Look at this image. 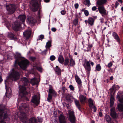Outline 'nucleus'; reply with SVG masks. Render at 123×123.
<instances>
[{
  "label": "nucleus",
  "mask_w": 123,
  "mask_h": 123,
  "mask_svg": "<svg viewBox=\"0 0 123 123\" xmlns=\"http://www.w3.org/2000/svg\"><path fill=\"white\" fill-rule=\"evenodd\" d=\"M29 108L28 104H22V106L19 107L20 113V117L21 120L24 123H26L28 119L27 114Z\"/></svg>",
  "instance_id": "nucleus-1"
},
{
  "label": "nucleus",
  "mask_w": 123,
  "mask_h": 123,
  "mask_svg": "<svg viewBox=\"0 0 123 123\" xmlns=\"http://www.w3.org/2000/svg\"><path fill=\"white\" fill-rule=\"evenodd\" d=\"M79 99L80 102L82 104H85L87 101L86 97L82 95H80Z\"/></svg>",
  "instance_id": "nucleus-15"
},
{
  "label": "nucleus",
  "mask_w": 123,
  "mask_h": 123,
  "mask_svg": "<svg viewBox=\"0 0 123 123\" xmlns=\"http://www.w3.org/2000/svg\"><path fill=\"white\" fill-rule=\"evenodd\" d=\"M119 5V3L117 1L116 2L115 4V8H116L117 7V6Z\"/></svg>",
  "instance_id": "nucleus-55"
},
{
  "label": "nucleus",
  "mask_w": 123,
  "mask_h": 123,
  "mask_svg": "<svg viewBox=\"0 0 123 123\" xmlns=\"http://www.w3.org/2000/svg\"><path fill=\"white\" fill-rule=\"evenodd\" d=\"M37 120L34 117H33L30 119L29 123H36Z\"/></svg>",
  "instance_id": "nucleus-38"
},
{
  "label": "nucleus",
  "mask_w": 123,
  "mask_h": 123,
  "mask_svg": "<svg viewBox=\"0 0 123 123\" xmlns=\"http://www.w3.org/2000/svg\"><path fill=\"white\" fill-rule=\"evenodd\" d=\"M97 9V8L96 6H94L92 7V9L93 11H95Z\"/></svg>",
  "instance_id": "nucleus-57"
},
{
  "label": "nucleus",
  "mask_w": 123,
  "mask_h": 123,
  "mask_svg": "<svg viewBox=\"0 0 123 123\" xmlns=\"http://www.w3.org/2000/svg\"><path fill=\"white\" fill-rule=\"evenodd\" d=\"M19 87V95L22 97H25L27 93L25 87L23 86H20Z\"/></svg>",
  "instance_id": "nucleus-6"
},
{
  "label": "nucleus",
  "mask_w": 123,
  "mask_h": 123,
  "mask_svg": "<svg viewBox=\"0 0 123 123\" xmlns=\"http://www.w3.org/2000/svg\"><path fill=\"white\" fill-rule=\"evenodd\" d=\"M56 67L55 71L56 73L58 75H60L61 74V70L60 69L58 68V66H57Z\"/></svg>",
  "instance_id": "nucleus-37"
},
{
  "label": "nucleus",
  "mask_w": 123,
  "mask_h": 123,
  "mask_svg": "<svg viewBox=\"0 0 123 123\" xmlns=\"http://www.w3.org/2000/svg\"><path fill=\"white\" fill-rule=\"evenodd\" d=\"M69 88L71 90H74L73 86L72 85H70L69 86Z\"/></svg>",
  "instance_id": "nucleus-53"
},
{
  "label": "nucleus",
  "mask_w": 123,
  "mask_h": 123,
  "mask_svg": "<svg viewBox=\"0 0 123 123\" xmlns=\"http://www.w3.org/2000/svg\"><path fill=\"white\" fill-rule=\"evenodd\" d=\"M16 55L17 56V57L18 59L21 60V61L19 62L18 59H17L15 62V64H18L22 69L23 70L25 69L29 65V61L28 60L25 58H21L20 53H16Z\"/></svg>",
  "instance_id": "nucleus-2"
},
{
  "label": "nucleus",
  "mask_w": 123,
  "mask_h": 123,
  "mask_svg": "<svg viewBox=\"0 0 123 123\" xmlns=\"http://www.w3.org/2000/svg\"><path fill=\"white\" fill-rule=\"evenodd\" d=\"M69 59L68 58H66L65 60L64 64V65H68L69 63Z\"/></svg>",
  "instance_id": "nucleus-43"
},
{
  "label": "nucleus",
  "mask_w": 123,
  "mask_h": 123,
  "mask_svg": "<svg viewBox=\"0 0 123 123\" xmlns=\"http://www.w3.org/2000/svg\"><path fill=\"white\" fill-rule=\"evenodd\" d=\"M49 86L50 87L49 89V92L53 94H55L56 93L55 91L51 89L52 87V86L50 85Z\"/></svg>",
  "instance_id": "nucleus-36"
},
{
  "label": "nucleus",
  "mask_w": 123,
  "mask_h": 123,
  "mask_svg": "<svg viewBox=\"0 0 123 123\" xmlns=\"http://www.w3.org/2000/svg\"><path fill=\"white\" fill-rule=\"evenodd\" d=\"M70 96L69 94H67L66 96V99L68 101H70Z\"/></svg>",
  "instance_id": "nucleus-45"
},
{
  "label": "nucleus",
  "mask_w": 123,
  "mask_h": 123,
  "mask_svg": "<svg viewBox=\"0 0 123 123\" xmlns=\"http://www.w3.org/2000/svg\"><path fill=\"white\" fill-rule=\"evenodd\" d=\"M5 83L6 91L5 96H6L8 98H9L11 97L12 95L11 90L10 87H7V85L6 81H5Z\"/></svg>",
  "instance_id": "nucleus-8"
},
{
  "label": "nucleus",
  "mask_w": 123,
  "mask_h": 123,
  "mask_svg": "<svg viewBox=\"0 0 123 123\" xmlns=\"http://www.w3.org/2000/svg\"><path fill=\"white\" fill-rule=\"evenodd\" d=\"M114 97L113 96H111L110 99V106L111 107H112L113 106L114 104Z\"/></svg>",
  "instance_id": "nucleus-32"
},
{
  "label": "nucleus",
  "mask_w": 123,
  "mask_h": 123,
  "mask_svg": "<svg viewBox=\"0 0 123 123\" xmlns=\"http://www.w3.org/2000/svg\"><path fill=\"white\" fill-rule=\"evenodd\" d=\"M101 68L100 64H97L96 67V70L98 71H99L101 69Z\"/></svg>",
  "instance_id": "nucleus-40"
},
{
  "label": "nucleus",
  "mask_w": 123,
  "mask_h": 123,
  "mask_svg": "<svg viewBox=\"0 0 123 123\" xmlns=\"http://www.w3.org/2000/svg\"><path fill=\"white\" fill-rule=\"evenodd\" d=\"M30 83L32 84L33 85L37 84L38 82L37 80V78H34L31 80Z\"/></svg>",
  "instance_id": "nucleus-29"
},
{
  "label": "nucleus",
  "mask_w": 123,
  "mask_h": 123,
  "mask_svg": "<svg viewBox=\"0 0 123 123\" xmlns=\"http://www.w3.org/2000/svg\"><path fill=\"white\" fill-rule=\"evenodd\" d=\"M58 60L60 63L62 64L64 61V58L62 56L60 55L58 57Z\"/></svg>",
  "instance_id": "nucleus-33"
},
{
  "label": "nucleus",
  "mask_w": 123,
  "mask_h": 123,
  "mask_svg": "<svg viewBox=\"0 0 123 123\" xmlns=\"http://www.w3.org/2000/svg\"><path fill=\"white\" fill-rule=\"evenodd\" d=\"M52 97L51 95L49 94L48 95V97L47 98V101L49 102L50 101V100L52 99Z\"/></svg>",
  "instance_id": "nucleus-44"
},
{
  "label": "nucleus",
  "mask_w": 123,
  "mask_h": 123,
  "mask_svg": "<svg viewBox=\"0 0 123 123\" xmlns=\"http://www.w3.org/2000/svg\"><path fill=\"white\" fill-rule=\"evenodd\" d=\"M29 59L30 60L33 61H34V60L35 59V57H30Z\"/></svg>",
  "instance_id": "nucleus-56"
},
{
  "label": "nucleus",
  "mask_w": 123,
  "mask_h": 123,
  "mask_svg": "<svg viewBox=\"0 0 123 123\" xmlns=\"http://www.w3.org/2000/svg\"><path fill=\"white\" fill-rule=\"evenodd\" d=\"M37 69L40 71V72H41L42 71V68H41L40 67H38L37 68Z\"/></svg>",
  "instance_id": "nucleus-60"
},
{
  "label": "nucleus",
  "mask_w": 123,
  "mask_h": 123,
  "mask_svg": "<svg viewBox=\"0 0 123 123\" xmlns=\"http://www.w3.org/2000/svg\"><path fill=\"white\" fill-rule=\"evenodd\" d=\"M69 120L71 123H73L75 121V118L73 111H71L69 113Z\"/></svg>",
  "instance_id": "nucleus-13"
},
{
  "label": "nucleus",
  "mask_w": 123,
  "mask_h": 123,
  "mask_svg": "<svg viewBox=\"0 0 123 123\" xmlns=\"http://www.w3.org/2000/svg\"><path fill=\"white\" fill-rule=\"evenodd\" d=\"M9 37H10L11 39H13L14 37V35L11 33H9Z\"/></svg>",
  "instance_id": "nucleus-49"
},
{
  "label": "nucleus",
  "mask_w": 123,
  "mask_h": 123,
  "mask_svg": "<svg viewBox=\"0 0 123 123\" xmlns=\"http://www.w3.org/2000/svg\"><path fill=\"white\" fill-rule=\"evenodd\" d=\"M31 34V31L30 30L26 31L23 33L24 36L26 39H28L30 37Z\"/></svg>",
  "instance_id": "nucleus-21"
},
{
  "label": "nucleus",
  "mask_w": 123,
  "mask_h": 123,
  "mask_svg": "<svg viewBox=\"0 0 123 123\" xmlns=\"http://www.w3.org/2000/svg\"><path fill=\"white\" fill-rule=\"evenodd\" d=\"M79 4H78L76 3L75 4L74 7L76 9H77L79 7Z\"/></svg>",
  "instance_id": "nucleus-58"
},
{
  "label": "nucleus",
  "mask_w": 123,
  "mask_h": 123,
  "mask_svg": "<svg viewBox=\"0 0 123 123\" xmlns=\"http://www.w3.org/2000/svg\"><path fill=\"white\" fill-rule=\"evenodd\" d=\"M31 9L33 11H37L38 8V2L37 0H32L30 2Z\"/></svg>",
  "instance_id": "nucleus-5"
},
{
  "label": "nucleus",
  "mask_w": 123,
  "mask_h": 123,
  "mask_svg": "<svg viewBox=\"0 0 123 123\" xmlns=\"http://www.w3.org/2000/svg\"><path fill=\"white\" fill-rule=\"evenodd\" d=\"M21 80L24 86L27 85L29 83V81L26 77H23L22 78Z\"/></svg>",
  "instance_id": "nucleus-22"
},
{
  "label": "nucleus",
  "mask_w": 123,
  "mask_h": 123,
  "mask_svg": "<svg viewBox=\"0 0 123 123\" xmlns=\"http://www.w3.org/2000/svg\"><path fill=\"white\" fill-rule=\"evenodd\" d=\"M51 30L52 31H54V32H55L56 31V29L55 28H52L51 29Z\"/></svg>",
  "instance_id": "nucleus-61"
},
{
  "label": "nucleus",
  "mask_w": 123,
  "mask_h": 123,
  "mask_svg": "<svg viewBox=\"0 0 123 123\" xmlns=\"http://www.w3.org/2000/svg\"><path fill=\"white\" fill-rule=\"evenodd\" d=\"M89 105L90 108L92 109V107L94 106V104L93 101L91 98H90L88 100Z\"/></svg>",
  "instance_id": "nucleus-26"
},
{
  "label": "nucleus",
  "mask_w": 123,
  "mask_h": 123,
  "mask_svg": "<svg viewBox=\"0 0 123 123\" xmlns=\"http://www.w3.org/2000/svg\"><path fill=\"white\" fill-rule=\"evenodd\" d=\"M0 123H6L5 122H4L3 120H2L1 121H0Z\"/></svg>",
  "instance_id": "nucleus-64"
},
{
  "label": "nucleus",
  "mask_w": 123,
  "mask_h": 123,
  "mask_svg": "<svg viewBox=\"0 0 123 123\" xmlns=\"http://www.w3.org/2000/svg\"><path fill=\"white\" fill-rule=\"evenodd\" d=\"M84 13L85 15L86 16H88L89 15V12L87 10H85Z\"/></svg>",
  "instance_id": "nucleus-51"
},
{
  "label": "nucleus",
  "mask_w": 123,
  "mask_h": 123,
  "mask_svg": "<svg viewBox=\"0 0 123 123\" xmlns=\"http://www.w3.org/2000/svg\"><path fill=\"white\" fill-rule=\"evenodd\" d=\"M90 64L92 66H93L94 65V63L93 62L89 60L88 61L86 59L84 61L83 66L84 67L87 74L88 76L89 75L91 70Z\"/></svg>",
  "instance_id": "nucleus-3"
},
{
  "label": "nucleus",
  "mask_w": 123,
  "mask_h": 123,
  "mask_svg": "<svg viewBox=\"0 0 123 123\" xmlns=\"http://www.w3.org/2000/svg\"><path fill=\"white\" fill-rule=\"evenodd\" d=\"M69 65L70 66L73 67L75 65V61L72 58L70 59Z\"/></svg>",
  "instance_id": "nucleus-35"
},
{
  "label": "nucleus",
  "mask_w": 123,
  "mask_h": 123,
  "mask_svg": "<svg viewBox=\"0 0 123 123\" xmlns=\"http://www.w3.org/2000/svg\"><path fill=\"white\" fill-rule=\"evenodd\" d=\"M11 74L9 76V78L12 80L15 81L19 79V74L18 72L13 69L11 71Z\"/></svg>",
  "instance_id": "nucleus-4"
},
{
  "label": "nucleus",
  "mask_w": 123,
  "mask_h": 123,
  "mask_svg": "<svg viewBox=\"0 0 123 123\" xmlns=\"http://www.w3.org/2000/svg\"><path fill=\"white\" fill-rule=\"evenodd\" d=\"M37 118L38 122H42L43 120L41 118L39 117H37Z\"/></svg>",
  "instance_id": "nucleus-50"
},
{
  "label": "nucleus",
  "mask_w": 123,
  "mask_h": 123,
  "mask_svg": "<svg viewBox=\"0 0 123 123\" xmlns=\"http://www.w3.org/2000/svg\"><path fill=\"white\" fill-rule=\"evenodd\" d=\"M84 3L86 5L89 6L90 5V1L89 0H86L84 2Z\"/></svg>",
  "instance_id": "nucleus-42"
},
{
  "label": "nucleus",
  "mask_w": 123,
  "mask_h": 123,
  "mask_svg": "<svg viewBox=\"0 0 123 123\" xmlns=\"http://www.w3.org/2000/svg\"><path fill=\"white\" fill-rule=\"evenodd\" d=\"M112 64L111 62H110L107 65H106V67H108L109 68H110L112 67Z\"/></svg>",
  "instance_id": "nucleus-46"
},
{
  "label": "nucleus",
  "mask_w": 123,
  "mask_h": 123,
  "mask_svg": "<svg viewBox=\"0 0 123 123\" xmlns=\"http://www.w3.org/2000/svg\"><path fill=\"white\" fill-rule=\"evenodd\" d=\"M37 95L34 96L32 97L31 100L32 102L36 105H38L39 103V101L37 99Z\"/></svg>",
  "instance_id": "nucleus-23"
},
{
  "label": "nucleus",
  "mask_w": 123,
  "mask_h": 123,
  "mask_svg": "<svg viewBox=\"0 0 123 123\" xmlns=\"http://www.w3.org/2000/svg\"><path fill=\"white\" fill-rule=\"evenodd\" d=\"M73 23L75 25H76L78 24V21L77 19H75L73 21Z\"/></svg>",
  "instance_id": "nucleus-47"
},
{
  "label": "nucleus",
  "mask_w": 123,
  "mask_h": 123,
  "mask_svg": "<svg viewBox=\"0 0 123 123\" xmlns=\"http://www.w3.org/2000/svg\"><path fill=\"white\" fill-rule=\"evenodd\" d=\"M99 116L100 117H102V114L101 112H99Z\"/></svg>",
  "instance_id": "nucleus-62"
},
{
  "label": "nucleus",
  "mask_w": 123,
  "mask_h": 123,
  "mask_svg": "<svg viewBox=\"0 0 123 123\" xmlns=\"http://www.w3.org/2000/svg\"><path fill=\"white\" fill-rule=\"evenodd\" d=\"M117 109L120 111H123V105L120 103H118L117 106Z\"/></svg>",
  "instance_id": "nucleus-30"
},
{
  "label": "nucleus",
  "mask_w": 123,
  "mask_h": 123,
  "mask_svg": "<svg viewBox=\"0 0 123 123\" xmlns=\"http://www.w3.org/2000/svg\"><path fill=\"white\" fill-rule=\"evenodd\" d=\"M108 0H98L96 2V5L98 6H102L105 4Z\"/></svg>",
  "instance_id": "nucleus-16"
},
{
  "label": "nucleus",
  "mask_w": 123,
  "mask_h": 123,
  "mask_svg": "<svg viewBox=\"0 0 123 123\" xmlns=\"http://www.w3.org/2000/svg\"><path fill=\"white\" fill-rule=\"evenodd\" d=\"M59 119L60 123H66V119L64 116L62 114L60 115Z\"/></svg>",
  "instance_id": "nucleus-17"
},
{
  "label": "nucleus",
  "mask_w": 123,
  "mask_h": 123,
  "mask_svg": "<svg viewBox=\"0 0 123 123\" xmlns=\"http://www.w3.org/2000/svg\"><path fill=\"white\" fill-rule=\"evenodd\" d=\"M44 38V36L43 35H41L39 36L37 40V41H38L39 40H42Z\"/></svg>",
  "instance_id": "nucleus-41"
},
{
  "label": "nucleus",
  "mask_w": 123,
  "mask_h": 123,
  "mask_svg": "<svg viewBox=\"0 0 123 123\" xmlns=\"http://www.w3.org/2000/svg\"><path fill=\"white\" fill-rule=\"evenodd\" d=\"M92 47V44H89V43L86 44L84 48L85 49L84 51L85 52H88L91 50V49Z\"/></svg>",
  "instance_id": "nucleus-19"
},
{
  "label": "nucleus",
  "mask_w": 123,
  "mask_h": 123,
  "mask_svg": "<svg viewBox=\"0 0 123 123\" xmlns=\"http://www.w3.org/2000/svg\"><path fill=\"white\" fill-rule=\"evenodd\" d=\"M27 20L29 24H34L36 22V20L31 16L28 17Z\"/></svg>",
  "instance_id": "nucleus-18"
},
{
  "label": "nucleus",
  "mask_w": 123,
  "mask_h": 123,
  "mask_svg": "<svg viewBox=\"0 0 123 123\" xmlns=\"http://www.w3.org/2000/svg\"><path fill=\"white\" fill-rule=\"evenodd\" d=\"M100 21L102 23L103 22V18H101L100 19Z\"/></svg>",
  "instance_id": "nucleus-63"
},
{
  "label": "nucleus",
  "mask_w": 123,
  "mask_h": 123,
  "mask_svg": "<svg viewBox=\"0 0 123 123\" xmlns=\"http://www.w3.org/2000/svg\"><path fill=\"white\" fill-rule=\"evenodd\" d=\"M51 46V41H48L46 45V48H49Z\"/></svg>",
  "instance_id": "nucleus-39"
},
{
  "label": "nucleus",
  "mask_w": 123,
  "mask_h": 123,
  "mask_svg": "<svg viewBox=\"0 0 123 123\" xmlns=\"http://www.w3.org/2000/svg\"><path fill=\"white\" fill-rule=\"evenodd\" d=\"M75 78L76 81L78 84L79 88L80 90L81 89L82 87L81 81L79 77L77 75L75 76Z\"/></svg>",
  "instance_id": "nucleus-14"
},
{
  "label": "nucleus",
  "mask_w": 123,
  "mask_h": 123,
  "mask_svg": "<svg viewBox=\"0 0 123 123\" xmlns=\"http://www.w3.org/2000/svg\"><path fill=\"white\" fill-rule=\"evenodd\" d=\"M2 105H0V118L2 116L4 115V118L5 119L7 117V114L5 113H4V111L2 110L1 108Z\"/></svg>",
  "instance_id": "nucleus-20"
},
{
  "label": "nucleus",
  "mask_w": 123,
  "mask_h": 123,
  "mask_svg": "<svg viewBox=\"0 0 123 123\" xmlns=\"http://www.w3.org/2000/svg\"><path fill=\"white\" fill-rule=\"evenodd\" d=\"M110 115L112 118H115L118 117L117 113L115 111V108L112 107L110 109Z\"/></svg>",
  "instance_id": "nucleus-9"
},
{
  "label": "nucleus",
  "mask_w": 123,
  "mask_h": 123,
  "mask_svg": "<svg viewBox=\"0 0 123 123\" xmlns=\"http://www.w3.org/2000/svg\"><path fill=\"white\" fill-rule=\"evenodd\" d=\"M120 88V87L118 85H114L110 88V90L111 91H113V90L118 89Z\"/></svg>",
  "instance_id": "nucleus-28"
},
{
  "label": "nucleus",
  "mask_w": 123,
  "mask_h": 123,
  "mask_svg": "<svg viewBox=\"0 0 123 123\" xmlns=\"http://www.w3.org/2000/svg\"><path fill=\"white\" fill-rule=\"evenodd\" d=\"M94 20L92 18H89L88 19V23L89 26H92L93 24Z\"/></svg>",
  "instance_id": "nucleus-27"
},
{
  "label": "nucleus",
  "mask_w": 123,
  "mask_h": 123,
  "mask_svg": "<svg viewBox=\"0 0 123 123\" xmlns=\"http://www.w3.org/2000/svg\"><path fill=\"white\" fill-rule=\"evenodd\" d=\"M21 24L18 23V22L16 21L12 25V28L15 31L19 30L21 28Z\"/></svg>",
  "instance_id": "nucleus-10"
},
{
  "label": "nucleus",
  "mask_w": 123,
  "mask_h": 123,
  "mask_svg": "<svg viewBox=\"0 0 123 123\" xmlns=\"http://www.w3.org/2000/svg\"><path fill=\"white\" fill-rule=\"evenodd\" d=\"M47 51V50H46L42 51L41 53L43 55H46V53Z\"/></svg>",
  "instance_id": "nucleus-54"
},
{
  "label": "nucleus",
  "mask_w": 123,
  "mask_h": 123,
  "mask_svg": "<svg viewBox=\"0 0 123 123\" xmlns=\"http://www.w3.org/2000/svg\"><path fill=\"white\" fill-rule=\"evenodd\" d=\"M26 16L24 14L20 15L18 17V19L22 22H24L25 20Z\"/></svg>",
  "instance_id": "nucleus-25"
},
{
  "label": "nucleus",
  "mask_w": 123,
  "mask_h": 123,
  "mask_svg": "<svg viewBox=\"0 0 123 123\" xmlns=\"http://www.w3.org/2000/svg\"><path fill=\"white\" fill-rule=\"evenodd\" d=\"M117 98L118 99V101L121 103H123V92L119 91L117 93Z\"/></svg>",
  "instance_id": "nucleus-12"
},
{
  "label": "nucleus",
  "mask_w": 123,
  "mask_h": 123,
  "mask_svg": "<svg viewBox=\"0 0 123 123\" xmlns=\"http://www.w3.org/2000/svg\"><path fill=\"white\" fill-rule=\"evenodd\" d=\"M74 102L77 107L80 110V104L79 101L77 99H75L74 100Z\"/></svg>",
  "instance_id": "nucleus-34"
},
{
  "label": "nucleus",
  "mask_w": 123,
  "mask_h": 123,
  "mask_svg": "<svg viewBox=\"0 0 123 123\" xmlns=\"http://www.w3.org/2000/svg\"><path fill=\"white\" fill-rule=\"evenodd\" d=\"M6 8L8 13L11 14L14 12L16 8L15 5H10L7 6Z\"/></svg>",
  "instance_id": "nucleus-7"
},
{
  "label": "nucleus",
  "mask_w": 123,
  "mask_h": 123,
  "mask_svg": "<svg viewBox=\"0 0 123 123\" xmlns=\"http://www.w3.org/2000/svg\"><path fill=\"white\" fill-rule=\"evenodd\" d=\"M55 56L53 55H51V56L50 58V59L52 61H53L55 59Z\"/></svg>",
  "instance_id": "nucleus-48"
},
{
  "label": "nucleus",
  "mask_w": 123,
  "mask_h": 123,
  "mask_svg": "<svg viewBox=\"0 0 123 123\" xmlns=\"http://www.w3.org/2000/svg\"><path fill=\"white\" fill-rule=\"evenodd\" d=\"M61 13L62 15H64L66 13V11L65 10H62L61 12Z\"/></svg>",
  "instance_id": "nucleus-52"
},
{
  "label": "nucleus",
  "mask_w": 123,
  "mask_h": 123,
  "mask_svg": "<svg viewBox=\"0 0 123 123\" xmlns=\"http://www.w3.org/2000/svg\"><path fill=\"white\" fill-rule=\"evenodd\" d=\"M105 120L108 123H114L113 122H111V117L109 115L107 114L105 115Z\"/></svg>",
  "instance_id": "nucleus-24"
},
{
  "label": "nucleus",
  "mask_w": 123,
  "mask_h": 123,
  "mask_svg": "<svg viewBox=\"0 0 123 123\" xmlns=\"http://www.w3.org/2000/svg\"><path fill=\"white\" fill-rule=\"evenodd\" d=\"M98 9L99 12L102 15H106V10L104 6H98Z\"/></svg>",
  "instance_id": "nucleus-11"
},
{
  "label": "nucleus",
  "mask_w": 123,
  "mask_h": 123,
  "mask_svg": "<svg viewBox=\"0 0 123 123\" xmlns=\"http://www.w3.org/2000/svg\"><path fill=\"white\" fill-rule=\"evenodd\" d=\"M112 35L114 38L118 42L120 40L117 34L115 32H113L112 34Z\"/></svg>",
  "instance_id": "nucleus-31"
},
{
  "label": "nucleus",
  "mask_w": 123,
  "mask_h": 123,
  "mask_svg": "<svg viewBox=\"0 0 123 123\" xmlns=\"http://www.w3.org/2000/svg\"><path fill=\"white\" fill-rule=\"evenodd\" d=\"M92 109H93V111L94 112H95L97 110V109L95 105L93 107Z\"/></svg>",
  "instance_id": "nucleus-59"
}]
</instances>
